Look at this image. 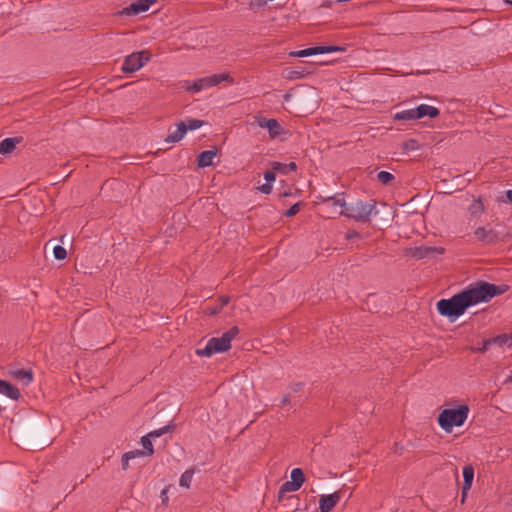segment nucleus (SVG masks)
I'll use <instances>...</instances> for the list:
<instances>
[{
    "instance_id": "nucleus-1",
    "label": "nucleus",
    "mask_w": 512,
    "mask_h": 512,
    "mask_svg": "<svg viewBox=\"0 0 512 512\" xmlns=\"http://www.w3.org/2000/svg\"><path fill=\"white\" fill-rule=\"evenodd\" d=\"M507 291L506 285H495L486 281H477L468 285L461 292L449 299L437 302V310L441 316L447 317L451 322L456 321L465 311L480 303H487L493 297Z\"/></svg>"
},
{
    "instance_id": "nucleus-2",
    "label": "nucleus",
    "mask_w": 512,
    "mask_h": 512,
    "mask_svg": "<svg viewBox=\"0 0 512 512\" xmlns=\"http://www.w3.org/2000/svg\"><path fill=\"white\" fill-rule=\"evenodd\" d=\"M469 411L467 404L445 408L438 415V424L446 433H451L455 427H460L466 422Z\"/></svg>"
},
{
    "instance_id": "nucleus-3",
    "label": "nucleus",
    "mask_w": 512,
    "mask_h": 512,
    "mask_svg": "<svg viewBox=\"0 0 512 512\" xmlns=\"http://www.w3.org/2000/svg\"><path fill=\"white\" fill-rule=\"evenodd\" d=\"M239 329L234 326L220 337L210 338L204 348H198L196 354L200 357H211L216 353L226 352L231 347V341L238 335Z\"/></svg>"
},
{
    "instance_id": "nucleus-4",
    "label": "nucleus",
    "mask_w": 512,
    "mask_h": 512,
    "mask_svg": "<svg viewBox=\"0 0 512 512\" xmlns=\"http://www.w3.org/2000/svg\"><path fill=\"white\" fill-rule=\"evenodd\" d=\"M376 204L375 200H369L366 202L359 200L355 203H351L350 205L347 204L346 210L335 212L356 221L368 222L372 215L378 214Z\"/></svg>"
},
{
    "instance_id": "nucleus-5",
    "label": "nucleus",
    "mask_w": 512,
    "mask_h": 512,
    "mask_svg": "<svg viewBox=\"0 0 512 512\" xmlns=\"http://www.w3.org/2000/svg\"><path fill=\"white\" fill-rule=\"evenodd\" d=\"M224 81L230 84H234V80L231 77V75L225 72L196 79L191 85L185 86V88L188 91L198 93L202 90H207L212 87L218 86L221 82Z\"/></svg>"
},
{
    "instance_id": "nucleus-6",
    "label": "nucleus",
    "mask_w": 512,
    "mask_h": 512,
    "mask_svg": "<svg viewBox=\"0 0 512 512\" xmlns=\"http://www.w3.org/2000/svg\"><path fill=\"white\" fill-rule=\"evenodd\" d=\"M317 203L323 204V211L331 218L335 215H339L335 211H343L346 210L347 207L343 193H336L328 197L317 196Z\"/></svg>"
},
{
    "instance_id": "nucleus-7",
    "label": "nucleus",
    "mask_w": 512,
    "mask_h": 512,
    "mask_svg": "<svg viewBox=\"0 0 512 512\" xmlns=\"http://www.w3.org/2000/svg\"><path fill=\"white\" fill-rule=\"evenodd\" d=\"M150 58L151 55L146 50L133 52L125 57L121 69L124 73H134L140 70L150 60Z\"/></svg>"
},
{
    "instance_id": "nucleus-8",
    "label": "nucleus",
    "mask_w": 512,
    "mask_h": 512,
    "mask_svg": "<svg viewBox=\"0 0 512 512\" xmlns=\"http://www.w3.org/2000/svg\"><path fill=\"white\" fill-rule=\"evenodd\" d=\"M405 255L415 260L431 259L436 255H442L444 248L435 246H413L404 250Z\"/></svg>"
},
{
    "instance_id": "nucleus-9",
    "label": "nucleus",
    "mask_w": 512,
    "mask_h": 512,
    "mask_svg": "<svg viewBox=\"0 0 512 512\" xmlns=\"http://www.w3.org/2000/svg\"><path fill=\"white\" fill-rule=\"evenodd\" d=\"M346 492H347V490L344 486L342 489L337 490L334 493L321 495L319 498L320 512H331L335 508V506L340 502V500L344 496H346ZM351 495H352V492L349 491L347 493V498H350Z\"/></svg>"
},
{
    "instance_id": "nucleus-10",
    "label": "nucleus",
    "mask_w": 512,
    "mask_h": 512,
    "mask_svg": "<svg viewBox=\"0 0 512 512\" xmlns=\"http://www.w3.org/2000/svg\"><path fill=\"white\" fill-rule=\"evenodd\" d=\"M475 238L485 245L495 244L504 239L503 232L490 226H479L474 230Z\"/></svg>"
},
{
    "instance_id": "nucleus-11",
    "label": "nucleus",
    "mask_w": 512,
    "mask_h": 512,
    "mask_svg": "<svg viewBox=\"0 0 512 512\" xmlns=\"http://www.w3.org/2000/svg\"><path fill=\"white\" fill-rule=\"evenodd\" d=\"M344 49L339 46H315L290 53L292 57H309L318 54H326L332 52L343 51Z\"/></svg>"
},
{
    "instance_id": "nucleus-12",
    "label": "nucleus",
    "mask_w": 512,
    "mask_h": 512,
    "mask_svg": "<svg viewBox=\"0 0 512 512\" xmlns=\"http://www.w3.org/2000/svg\"><path fill=\"white\" fill-rule=\"evenodd\" d=\"M257 125L260 128L267 129L270 135L271 139L277 138L279 135H281L284 132L283 127L280 125V123L276 119H267V118H257L256 120Z\"/></svg>"
},
{
    "instance_id": "nucleus-13",
    "label": "nucleus",
    "mask_w": 512,
    "mask_h": 512,
    "mask_svg": "<svg viewBox=\"0 0 512 512\" xmlns=\"http://www.w3.org/2000/svg\"><path fill=\"white\" fill-rule=\"evenodd\" d=\"M154 2L155 0H138L123 8L120 14L125 16H135L140 13H144Z\"/></svg>"
},
{
    "instance_id": "nucleus-14",
    "label": "nucleus",
    "mask_w": 512,
    "mask_h": 512,
    "mask_svg": "<svg viewBox=\"0 0 512 512\" xmlns=\"http://www.w3.org/2000/svg\"><path fill=\"white\" fill-rule=\"evenodd\" d=\"M170 430V426L166 425L163 426L157 430L151 431L148 435L143 436L141 439V444L144 448L145 454L151 456L154 453L153 445H152V438L160 437L161 435L167 433Z\"/></svg>"
},
{
    "instance_id": "nucleus-15",
    "label": "nucleus",
    "mask_w": 512,
    "mask_h": 512,
    "mask_svg": "<svg viewBox=\"0 0 512 512\" xmlns=\"http://www.w3.org/2000/svg\"><path fill=\"white\" fill-rule=\"evenodd\" d=\"M311 72L306 68L296 67V68H287L284 70V78L287 80H298L303 79L308 76Z\"/></svg>"
},
{
    "instance_id": "nucleus-16",
    "label": "nucleus",
    "mask_w": 512,
    "mask_h": 512,
    "mask_svg": "<svg viewBox=\"0 0 512 512\" xmlns=\"http://www.w3.org/2000/svg\"><path fill=\"white\" fill-rule=\"evenodd\" d=\"M417 117L421 119L423 117L435 118L439 115V109L435 106H431L428 104H420L416 107Z\"/></svg>"
},
{
    "instance_id": "nucleus-17",
    "label": "nucleus",
    "mask_w": 512,
    "mask_h": 512,
    "mask_svg": "<svg viewBox=\"0 0 512 512\" xmlns=\"http://www.w3.org/2000/svg\"><path fill=\"white\" fill-rule=\"evenodd\" d=\"M185 122H180L177 124L176 128L173 131H170L166 142L175 143L180 141L186 134Z\"/></svg>"
},
{
    "instance_id": "nucleus-18",
    "label": "nucleus",
    "mask_w": 512,
    "mask_h": 512,
    "mask_svg": "<svg viewBox=\"0 0 512 512\" xmlns=\"http://www.w3.org/2000/svg\"><path fill=\"white\" fill-rule=\"evenodd\" d=\"M0 394H3L13 400H17L20 396V392L17 387L3 380H0Z\"/></svg>"
},
{
    "instance_id": "nucleus-19",
    "label": "nucleus",
    "mask_w": 512,
    "mask_h": 512,
    "mask_svg": "<svg viewBox=\"0 0 512 512\" xmlns=\"http://www.w3.org/2000/svg\"><path fill=\"white\" fill-rule=\"evenodd\" d=\"M217 155L216 150H206L199 154L197 163L199 167H208L213 164V160Z\"/></svg>"
},
{
    "instance_id": "nucleus-20",
    "label": "nucleus",
    "mask_w": 512,
    "mask_h": 512,
    "mask_svg": "<svg viewBox=\"0 0 512 512\" xmlns=\"http://www.w3.org/2000/svg\"><path fill=\"white\" fill-rule=\"evenodd\" d=\"M463 479H464V485H463V497L465 496L466 491H468L473 483L474 479V468L471 465H466L463 467Z\"/></svg>"
},
{
    "instance_id": "nucleus-21",
    "label": "nucleus",
    "mask_w": 512,
    "mask_h": 512,
    "mask_svg": "<svg viewBox=\"0 0 512 512\" xmlns=\"http://www.w3.org/2000/svg\"><path fill=\"white\" fill-rule=\"evenodd\" d=\"M21 139L14 137V138H5L0 142V154H9L11 153L16 145L20 143Z\"/></svg>"
},
{
    "instance_id": "nucleus-22",
    "label": "nucleus",
    "mask_w": 512,
    "mask_h": 512,
    "mask_svg": "<svg viewBox=\"0 0 512 512\" xmlns=\"http://www.w3.org/2000/svg\"><path fill=\"white\" fill-rule=\"evenodd\" d=\"M394 119L399 121L418 120L416 107L395 113Z\"/></svg>"
},
{
    "instance_id": "nucleus-23",
    "label": "nucleus",
    "mask_w": 512,
    "mask_h": 512,
    "mask_svg": "<svg viewBox=\"0 0 512 512\" xmlns=\"http://www.w3.org/2000/svg\"><path fill=\"white\" fill-rule=\"evenodd\" d=\"M272 169L275 172L287 175L288 173L295 171L297 169V165L295 162H290V163L274 162L272 164Z\"/></svg>"
},
{
    "instance_id": "nucleus-24",
    "label": "nucleus",
    "mask_w": 512,
    "mask_h": 512,
    "mask_svg": "<svg viewBox=\"0 0 512 512\" xmlns=\"http://www.w3.org/2000/svg\"><path fill=\"white\" fill-rule=\"evenodd\" d=\"M144 455H145V452L143 450H139V449L126 452L122 456V468L124 470L128 469L130 460L144 456Z\"/></svg>"
},
{
    "instance_id": "nucleus-25",
    "label": "nucleus",
    "mask_w": 512,
    "mask_h": 512,
    "mask_svg": "<svg viewBox=\"0 0 512 512\" xmlns=\"http://www.w3.org/2000/svg\"><path fill=\"white\" fill-rule=\"evenodd\" d=\"M290 477H291V482L299 490L305 481L304 473H303L302 469H300V468L292 469Z\"/></svg>"
},
{
    "instance_id": "nucleus-26",
    "label": "nucleus",
    "mask_w": 512,
    "mask_h": 512,
    "mask_svg": "<svg viewBox=\"0 0 512 512\" xmlns=\"http://www.w3.org/2000/svg\"><path fill=\"white\" fill-rule=\"evenodd\" d=\"M491 339L493 341V344H497L499 346L512 347V335L502 334Z\"/></svg>"
},
{
    "instance_id": "nucleus-27",
    "label": "nucleus",
    "mask_w": 512,
    "mask_h": 512,
    "mask_svg": "<svg viewBox=\"0 0 512 512\" xmlns=\"http://www.w3.org/2000/svg\"><path fill=\"white\" fill-rule=\"evenodd\" d=\"M193 475V469H188L185 472H183L179 479V485L184 488H189L192 482Z\"/></svg>"
},
{
    "instance_id": "nucleus-28",
    "label": "nucleus",
    "mask_w": 512,
    "mask_h": 512,
    "mask_svg": "<svg viewBox=\"0 0 512 512\" xmlns=\"http://www.w3.org/2000/svg\"><path fill=\"white\" fill-rule=\"evenodd\" d=\"M469 212L472 215H480L484 212V205L481 201V199L474 200L471 205L469 206Z\"/></svg>"
},
{
    "instance_id": "nucleus-29",
    "label": "nucleus",
    "mask_w": 512,
    "mask_h": 512,
    "mask_svg": "<svg viewBox=\"0 0 512 512\" xmlns=\"http://www.w3.org/2000/svg\"><path fill=\"white\" fill-rule=\"evenodd\" d=\"M377 179L381 184L388 185L395 179V177L392 173L388 171H380L377 174Z\"/></svg>"
},
{
    "instance_id": "nucleus-30",
    "label": "nucleus",
    "mask_w": 512,
    "mask_h": 512,
    "mask_svg": "<svg viewBox=\"0 0 512 512\" xmlns=\"http://www.w3.org/2000/svg\"><path fill=\"white\" fill-rule=\"evenodd\" d=\"M184 122H185L186 132L188 130L192 131V130L199 129L200 127H202L204 125V121L198 120V119H193V118H189V119L185 120Z\"/></svg>"
},
{
    "instance_id": "nucleus-31",
    "label": "nucleus",
    "mask_w": 512,
    "mask_h": 512,
    "mask_svg": "<svg viewBox=\"0 0 512 512\" xmlns=\"http://www.w3.org/2000/svg\"><path fill=\"white\" fill-rule=\"evenodd\" d=\"M298 491L297 487L291 482V481H287L285 483H283L280 487V490H279V499L282 498V496L285 494V493H288V492H296Z\"/></svg>"
},
{
    "instance_id": "nucleus-32",
    "label": "nucleus",
    "mask_w": 512,
    "mask_h": 512,
    "mask_svg": "<svg viewBox=\"0 0 512 512\" xmlns=\"http://www.w3.org/2000/svg\"><path fill=\"white\" fill-rule=\"evenodd\" d=\"M53 254L57 260H64L67 257L66 249L60 245L54 247Z\"/></svg>"
},
{
    "instance_id": "nucleus-33",
    "label": "nucleus",
    "mask_w": 512,
    "mask_h": 512,
    "mask_svg": "<svg viewBox=\"0 0 512 512\" xmlns=\"http://www.w3.org/2000/svg\"><path fill=\"white\" fill-rule=\"evenodd\" d=\"M299 209H300V203H296L294 205H292L286 212H285V216L287 217H292L294 215H296L298 212H299Z\"/></svg>"
},
{
    "instance_id": "nucleus-34",
    "label": "nucleus",
    "mask_w": 512,
    "mask_h": 512,
    "mask_svg": "<svg viewBox=\"0 0 512 512\" xmlns=\"http://www.w3.org/2000/svg\"><path fill=\"white\" fill-rule=\"evenodd\" d=\"M272 188H273L272 184L266 182L265 184L257 187V190L263 194H270L272 192Z\"/></svg>"
},
{
    "instance_id": "nucleus-35",
    "label": "nucleus",
    "mask_w": 512,
    "mask_h": 512,
    "mask_svg": "<svg viewBox=\"0 0 512 512\" xmlns=\"http://www.w3.org/2000/svg\"><path fill=\"white\" fill-rule=\"evenodd\" d=\"M492 344H493L492 339H486L483 341L482 346L480 348L475 349L474 351L485 352L489 348V346Z\"/></svg>"
},
{
    "instance_id": "nucleus-36",
    "label": "nucleus",
    "mask_w": 512,
    "mask_h": 512,
    "mask_svg": "<svg viewBox=\"0 0 512 512\" xmlns=\"http://www.w3.org/2000/svg\"><path fill=\"white\" fill-rule=\"evenodd\" d=\"M264 179L266 180V182L272 184L275 181V171H266L264 173Z\"/></svg>"
},
{
    "instance_id": "nucleus-37",
    "label": "nucleus",
    "mask_w": 512,
    "mask_h": 512,
    "mask_svg": "<svg viewBox=\"0 0 512 512\" xmlns=\"http://www.w3.org/2000/svg\"><path fill=\"white\" fill-rule=\"evenodd\" d=\"M20 374L22 376V379H24L27 384L30 383L33 379L32 373L29 371H21Z\"/></svg>"
},
{
    "instance_id": "nucleus-38",
    "label": "nucleus",
    "mask_w": 512,
    "mask_h": 512,
    "mask_svg": "<svg viewBox=\"0 0 512 512\" xmlns=\"http://www.w3.org/2000/svg\"><path fill=\"white\" fill-rule=\"evenodd\" d=\"M415 145H416V141L410 140V141L404 143V150H406V151L414 150Z\"/></svg>"
},
{
    "instance_id": "nucleus-39",
    "label": "nucleus",
    "mask_w": 512,
    "mask_h": 512,
    "mask_svg": "<svg viewBox=\"0 0 512 512\" xmlns=\"http://www.w3.org/2000/svg\"><path fill=\"white\" fill-rule=\"evenodd\" d=\"M359 236V233L355 230H350L347 232L346 234V238L347 239H352V238H355V237H358Z\"/></svg>"
},
{
    "instance_id": "nucleus-40",
    "label": "nucleus",
    "mask_w": 512,
    "mask_h": 512,
    "mask_svg": "<svg viewBox=\"0 0 512 512\" xmlns=\"http://www.w3.org/2000/svg\"><path fill=\"white\" fill-rule=\"evenodd\" d=\"M289 403H290V398H289V396H288V395H286V396H284V397L281 399V401H280V404H279V405L283 407V406H285V405H287V404H289Z\"/></svg>"
},
{
    "instance_id": "nucleus-41",
    "label": "nucleus",
    "mask_w": 512,
    "mask_h": 512,
    "mask_svg": "<svg viewBox=\"0 0 512 512\" xmlns=\"http://www.w3.org/2000/svg\"><path fill=\"white\" fill-rule=\"evenodd\" d=\"M220 301H221V305H220V308L224 307L225 305H227L229 303V297L228 296H223L220 298Z\"/></svg>"
},
{
    "instance_id": "nucleus-42",
    "label": "nucleus",
    "mask_w": 512,
    "mask_h": 512,
    "mask_svg": "<svg viewBox=\"0 0 512 512\" xmlns=\"http://www.w3.org/2000/svg\"><path fill=\"white\" fill-rule=\"evenodd\" d=\"M506 201L512 203V190H507L505 192Z\"/></svg>"
},
{
    "instance_id": "nucleus-43",
    "label": "nucleus",
    "mask_w": 512,
    "mask_h": 512,
    "mask_svg": "<svg viewBox=\"0 0 512 512\" xmlns=\"http://www.w3.org/2000/svg\"><path fill=\"white\" fill-rule=\"evenodd\" d=\"M219 309H221V308L219 307V308L211 309L209 311V314L214 315V314H216L219 311Z\"/></svg>"
},
{
    "instance_id": "nucleus-44",
    "label": "nucleus",
    "mask_w": 512,
    "mask_h": 512,
    "mask_svg": "<svg viewBox=\"0 0 512 512\" xmlns=\"http://www.w3.org/2000/svg\"><path fill=\"white\" fill-rule=\"evenodd\" d=\"M290 98H291V95H290V94H286V95L284 96V100H285V101H289V99H290Z\"/></svg>"
},
{
    "instance_id": "nucleus-45",
    "label": "nucleus",
    "mask_w": 512,
    "mask_h": 512,
    "mask_svg": "<svg viewBox=\"0 0 512 512\" xmlns=\"http://www.w3.org/2000/svg\"><path fill=\"white\" fill-rule=\"evenodd\" d=\"M506 3L508 4H511L512 5V0H504Z\"/></svg>"
}]
</instances>
